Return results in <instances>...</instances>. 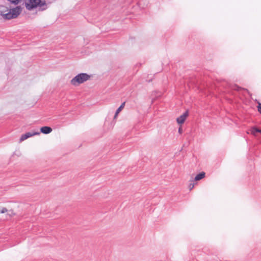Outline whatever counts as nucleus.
Returning a JSON list of instances; mask_svg holds the SVG:
<instances>
[{"instance_id":"f257e3e1","label":"nucleus","mask_w":261,"mask_h":261,"mask_svg":"<svg viewBox=\"0 0 261 261\" xmlns=\"http://www.w3.org/2000/svg\"><path fill=\"white\" fill-rule=\"evenodd\" d=\"M22 9L20 6H17L12 9L4 6H0V15L5 20H10L17 18L21 13Z\"/></svg>"},{"instance_id":"6e6552de","label":"nucleus","mask_w":261,"mask_h":261,"mask_svg":"<svg viewBox=\"0 0 261 261\" xmlns=\"http://www.w3.org/2000/svg\"><path fill=\"white\" fill-rule=\"evenodd\" d=\"M125 102H123L121 105V106L118 108V109L116 110L115 116H114V118H116L117 117V115L120 113V112L123 109V108L125 106Z\"/></svg>"},{"instance_id":"ddd939ff","label":"nucleus","mask_w":261,"mask_h":261,"mask_svg":"<svg viewBox=\"0 0 261 261\" xmlns=\"http://www.w3.org/2000/svg\"><path fill=\"white\" fill-rule=\"evenodd\" d=\"M191 183H190L189 185V188L190 190H191L194 187V184L193 183V181H191Z\"/></svg>"},{"instance_id":"2eb2a0df","label":"nucleus","mask_w":261,"mask_h":261,"mask_svg":"<svg viewBox=\"0 0 261 261\" xmlns=\"http://www.w3.org/2000/svg\"><path fill=\"white\" fill-rule=\"evenodd\" d=\"M178 132L179 133H181V132H182V129H181V128H179L178 129Z\"/></svg>"},{"instance_id":"9b49d317","label":"nucleus","mask_w":261,"mask_h":261,"mask_svg":"<svg viewBox=\"0 0 261 261\" xmlns=\"http://www.w3.org/2000/svg\"><path fill=\"white\" fill-rule=\"evenodd\" d=\"M256 129H258V128H256V127H252V128L251 129V130H250V131H251V133L252 135H253L255 136V135H256V133H258L257 132H256V131L255 130H256Z\"/></svg>"},{"instance_id":"4468645a","label":"nucleus","mask_w":261,"mask_h":261,"mask_svg":"<svg viewBox=\"0 0 261 261\" xmlns=\"http://www.w3.org/2000/svg\"><path fill=\"white\" fill-rule=\"evenodd\" d=\"M257 109H258V111L261 114V103H258Z\"/></svg>"},{"instance_id":"f03ea898","label":"nucleus","mask_w":261,"mask_h":261,"mask_svg":"<svg viewBox=\"0 0 261 261\" xmlns=\"http://www.w3.org/2000/svg\"><path fill=\"white\" fill-rule=\"evenodd\" d=\"M24 5L26 9L28 10H32L39 7L41 10L43 11L47 8L45 1L42 0H25Z\"/></svg>"},{"instance_id":"7ed1b4c3","label":"nucleus","mask_w":261,"mask_h":261,"mask_svg":"<svg viewBox=\"0 0 261 261\" xmlns=\"http://www.w3.org/2000/svg\"><path fill=\"white\" fill-rule=\"evenodd\" d=\"M90 75L85 73L78 74L74 77L71 81L70 83L74 86H77L79 85L86 82L90 79Z\"/></svg>"},{"instance_id":"39448f33","label":"nucleus","mask_w":261,"mask_h":261,"mask_svg":"<svg viewBox=\"0 0 261 261\" xmlns=\"http://www.w3.org/2000/svg\"><path fill=\"white\" fill-rule=\"evenodd\" d=\"M188 116V112L187 111L176 119L177 122L179 124L184 123Z\"/></svg>"},{"instance_id":"dca6fc26","label":"nucleus","mask_w":261,"mask_h":261,"mask_svg":"<svg viewBox=\"0 0 261 261\" xmlns=\"http://www.w3.org/2000/svg\"><path fill=\"white\" fill-rule=\"evenodd\" d=\"M256 130V132H258V133H261V129H258H258H256V130Z\"/></svg>"},{"instance_id":"0eeeda50","label":"nucleus","mask_w":261,"mask_h":261,"mask_svg":"<svg viewBox=\"0 0 261 261\" xmlns=\"http://www.w3.org/2000/svg\"><path fill=\"white\" fill-rule=\"evenodd\" d=\"M205 174L204 172H202L199 173L195 177V179H194L195 180L198 181V180H199L202 179L204 177Z\"/></svg>"},{"instance_id":"423d86ee","label":"nucleus","mask_w":261,"mask_h":261,"mask_svg":"<svg viewBox=\"0 0 261 261\" xmlns=\"http://www.w3.org/2000/svg\"><path fill=\"white\" fill-rule=\"evenodd\" d=\"M51 131L52 128L49 126H43L40 128V132L44 134H48Z\"/></svg>"},{"instance_id":"1a4fd4ad","label":"nucleus","mask_w":261,"mask_h":261,"mask_svg":"<svg viewBox=\"0 0 261 261\" xmlns=\"http://www.w3.org/2000/svg\"><path fill=\"white\" fill-rule=\"evenodd\" d=\"M7 1H9L11 4H14L15 5H17L21 1V0H7Z\"/></svg>"},{"instance_id":"f8f14e48","label":"nucleus","mask_w":261,"mask_h":261,"mask_svg":"<svg viewBox=\"0 0 261 261\" xmlns=\"http://www.w3.org/2000/svg\"><path fill=\"white\" fill-rule=\"evenodd\" d=\"M7 212H8V210L6 207H0V213L3 214L6 213Z\"/></svg>"},{"instance_id":"9d476101","label":"nucleus","mask_w":261,"mask_h":261,"mask_svg":"<svg viewBox=\"0 0 261 261\" xmlns=\"http://www.w3.org/2000/svg\"><path fill=\"white\" fill-rule=\"evenodd\" d=\"M6 213H7V215H8L10 217L15 215L14 213L13 212V211L12 210H8V212H7Z\"/></svg>"},{"instance_id":"20e7f679","label":"nucleus","mask_w":261,"mask_h":261,"mask_svg":"<svg viewBox=\"0 0 261 261\" xmlns=\"http://www.w3.org/2000/svg\"><path fill=\"white\" fill-rule=\"evenodd\" d=\"M40 134V132H28V133H26L25 134H23L21 135L20 138V140H19V142H21L23 141H24L25 140L27 139L28 138H30V137H33L34 136H35V135H38Z\"/></svg>"}]
</instances>
